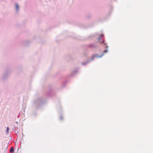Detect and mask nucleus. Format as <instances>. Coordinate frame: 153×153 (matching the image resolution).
<instances>
[{
    "label": "nucleus",
    "instance_id": "1",
    "mask_svg": "<svg viewBox=\"0 0 153 153\" xmlns=\"http://www.w3.org/2000/svg\"><path fill=\"white\" fill-rule=\"evenodd\" d=\"M10 152H14V147H12L10 150Z\"/></svg>",
    "mask_w": 153,
    "mask_h": 153
},
{
    "label": "nucleus",
    "instance_id": "2",
    "mask_svg": "<svg viewBox=\"0 0 153 153\" xmlns=\"http://www.w3.org/2000/svg\"><path fill=\"white\" fill-rule=\"evenodd\" d=\"M9 128L8 127L7 128L6 131H7V132L8 133H9Z\"/></svg>",
    "mask_w": 153,
    "mask_h": 153
},
{
    "label": "nucleus",
    "instance_id": "3",
    "mask_svg": "<svg viewBox=\"0 0 153 153\" xmlns=\"http://www.w3.org/2000/svg\"><path fill=\"white\" fill-rule=\"evenodd\" d=\"M19 6L17 4H16V8L17 10H18L19 9Z\"/></svg>",
    "mask_w": 153,
    "mask_h": 153
}]
</instances>
